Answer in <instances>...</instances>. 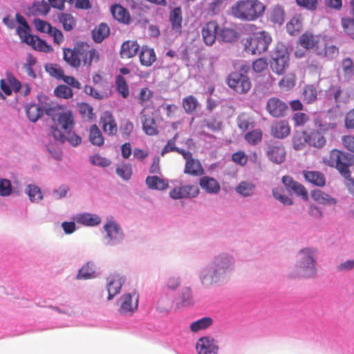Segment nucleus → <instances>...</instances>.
I'll list each match as a JSON object with an SVG mask.
<instances>
[{
  "label": "nucleus",
  "mask_w": 354,
  "mask_h": 354,
  "mask_svg": "<svg viewBox=\"0 0 354 354\" xmlns=\"http://www.w3.org/2000/svg\"><path fill=\"white\" fill-rule=\"evenodd\" d=\"M304 176L305 179L311 184L319 187L325 185L326 179L324 175L320 171H304Z\"/></svg>",
  "instance_id": "obj_32"
},
{
  "label": "nucleus",
  "mask_w": 354,
  "mask_h": 354,
  "mask_svg": "<svg viewBox=\"0 0 354 354\" xmlns=\"http://www.w3.org/2000/svg\"><path fill=\"white\" fill-rule=\"evenodd\" d=\"M228 86L239 94H245L251 88L252 83L249 77L240 72H232L227 77Z\"/></svg>",
  "instance_id": "obj_7"
},
{
  "label": "nucleus",
  "mask_w": 354,
  "mask_h": 354,
  "mask_svg": "<svg viewBox=\"0 0 354 354\" xmlns=\"http://www.w3.org/2000/svg\"><path fill=\"white\" fill-rule=\"evenodd\" d=\"M255 187L252 183L242 181L236 187V191L243 196H249L254 194Z\"/></svg>",
  "instance_id": "obj_46"
},
{
  "label": "nucleus",
  "mask_w": 354,
  "mask_h": 354,
  "mask_svg": "<svg viewBox=\"0 0 354 354\" xmlns=\"http://www.w3.org/2000/svg\"><path fill=\"white\" fill-rule=\"evenodd\" d=\"M285 12L283 7L280 6H274L270 13V20L274 24L281 25L284 22Z\"/></svg>",
  "instance_id": "obj_48"
},
{
  "label": "nucleus",
  "mask_w": 354,
  "mask_h": 354,
  "mask_svg": "<svg viewBox=\"0 0 354 354\" xmlns=\"http://www.w3.org/2000/svg\"><path fill=\"white\" fill-rule=\"evenodd\" d=\"M140 49V46L136 41L127 40L124 41L120 48V55L123 59L133 57Z\"/></svg>",
  "instance_id": "obj_24"
},
{
  "label": "nucleus",
  "mask_w": 354,
  "mask_h": 354,
  "mask_svg": "<svg viewBox=\"0 0 354 354\" xmlns=\"http://www.w3.org/2000/svg\"><path fill=\"white\" fill-rule=\"evenodd\" d=\"M76 221L87 226H96L101 223V218L96 214L84 213L77 215Z\"/></svg>",
  "instance_id": "obj_34"
},
{
  "label": "nucleus",
  "mask_w": 354,
  "mask_h": 354,
  "mask_svg": "<svg viewBox=\"0 0 354 354\" xmlns=\"http://www.w3.org/2000/svg\"><path fill=\"white\" fill-rule=\"evenodd\" d=\"M178 133H176L171 139H170L167 141V144L162 149V151H161L162 156H164L165 153H169L171 151H176L178 153L183 156V154H184L183 153H186L187 151L183 149H180V148L176 147V140L178 139Z\"/></svg>",
  "instance_id": "obj_40"
},
{
  "label": "nucleus",
  "mask_w": 354,
  "mask_h": 354,
  "mask_svg": "<svg viewBox=\"0 0 354 354\" xmlns=\"http://www.w3.org/2000/svg\"><path fill=\"white\" fill-rule=\"evenodd\" d=\"M79 55L81 58V64L84 66L90 67L93 63L97 62L100 60V54L97 50L93 48H84L82 46L81 52Z\"/></svg>",
  "instance_id": "obj_19"
},
{
  "label": "nucleus",
  "mask_w": 354,
  "mask_h": 354,
  "mask_svg": "<svg viewBox=\"0 0 354 354\" xmlns=\"http://www.w3.org/2000/svg\"><path fill=\"white\" fill-rule=\"evenodd\" d=\"M139 295L134 291L126 293L120 297V312L124 315H132L138 307Z\"/></svg>",
  "instance_id": "obj_9"
},
{
  "label": "nucleus",
  "mask_w": 354,
  "mask_h": 354,
  "mask_svg": "<svg viewBox=\"0 0 354 354\" xmlns=\"http://www.w3.org/2000/svg\"><path fill=\"white\" fill-rule=\"evenodd\" d=\"M199 185L203 190L209 194H217L221 189L219 183L215 178L207 176L200 178Z\"/></svg>",
  "instance_id": "obj_25"
},
{
  "label": "nucleus",
  "mask_w": 354,
  "mask_h": 354,
  "mask_svg": "<svg viewBox=\"0 0 354 354\" xmlns=\"http://www.w3.org/2000/svg\"><path fill=\"white\" fill-rule=\"evenodd\" d=\"M58 124L62 127L64 132L73 130L74 127V118L72 112L67 109L57 119Z\"/></svg>",
  "instance_id": "obj_30"
},
{
  "label": "nucleus",
  "mask_w": 354,
  "mask_h": 354,
  "mask_svg": "<svg viewBox=\"0 0 354 354\" xmlns=\"http://www.w3.org/2000/svg\"><path fill=\"white\" fill-rule=\"evenodd\" d=\"M232 259L226 255L216 257L201 273L203 286H209L223 279L232 270Z\"/></svg>",
  "instance_id": "obj_1"
},
{
  "label": "nucleus",
  "mask_w": 354,
  "mask_h": 354,
  "mask_svg": "<svg viewBox=\"0 0 354 354\" xmlns=\"http://www.w3.org/2000/svg\"><path fill=\"white\" fill-rule=\"evenodd\" d=\"M51 134L55 140L64 143L68 141L71 145L76 147L81 143V138L75 134L72 130L65 132L61 131L55 127H51Z\"/></svg>",
  "instance_id": "obj_13"
},
{
  "label": "nucleus",
  "mask_w": 354,
  "mask_h": 354,
  "mask_svg": "<svg viewBox=\"0 0 354 354\" xmlns=\"http://www.w3.org/2000/svg\"><path fill=\"white\" fill-rule=\"evenodd\" d=\"M238 127L243 131L253 128L254 121L253 118L248 113H242L236 119Z\"/></svg>",
  "instance_id": "obj_36"
},
{
  "label": "nucleus",
  "mask_w": 354,
  "mask_h": 354,
  "mask_svg": "<svg viewBox=\"0 0 354 354\" xmlns=\"http://www.w3.org/2000/svg\"><path fill=\"white\" fill-rule=\"evenodd\" d=\"M111 12L115 19L124 24H128L131 21V16L127 9L119 4H115L111 7Z\"/></svg>",
  "instance_id": "obj_27"
},
{
  "label": "nucleus",
  "mask_w": 354,
  "mask_h": 354,
  "mask_svg": "<svg viewBox=\"0 0 354 354\" xmlns=\"http://www.w3.org/2000/svg\"><path fill=\"white\" fill-rule=\"evenodd\" d=\"M290 57L287 49L283 47H276L273 51L270 65L272 71L279 75H283L289 66Z\"/></svg>",
  "instance_id": "obj_6"
},
{
  "label": "nucleus",
  "mask_w": 354,
  "mask_h": 354,
  "mask_svg": "<svg viewBox=\"0 0 354 354\" xmlns=\"http://www.w3.org/2000/svg\"><path fill=\"white\" fill-rule=\"evenodd\" d=\"M288 32L291 35H295L302 29V21L299 17H293L286 25Z\"/></svg>",
  "instance_id": "obj_50"
},
{
  "label": "nucleus",
  "mask_w": 354,
  "mask_h": 354,
  "mask_svg": "<svg viewBox=\"0 0 354 354\" xmlns=\"http://www.w3.org/2000/svg\"><path fill=\"white\" fill-rule=\"evenodd\" d=\"M66 109V106L52 102L46 107L45 113L48 116L51 118L53 120H55L59 118Z\"/></svg>",
  "instance_id": "obj_37"
},
{
  "label": "nucleus",
  "mask_w": 354,
  "mask_h": 354,
  "mask_svg": "<svg viewBox=\"0 0 354 354\" xmlns=\"http://www.w3.org/2000/svg\"><path fill=\"white\" fill-rule=\"evenodd\" d=\"M290 133V127L286 120H280L274 122L271 127V134L277 138L283 139Z\"/></svg>",
  "instance_id": "obj_23"
},
{
  "label": "nucleus",
  "mask_w": 354,
  "mask_h": 354,
  "mask_svg": "<svg viewBox=\"0 0 354 354\" xmlns=\"http://www.w3.org/2000/svg\"><path fill=\"white\" fill-rule=\"evenodd\" d=\"M263 138V133L261 129H256L246 133L244 139L250 145H257L259 143Z\"/></svg>",
  "instance_id": "obj_45"
},
{
  "label": "nucleus",
  "mask_w": 354,
  "mask_h": 354,
  "mask_svg": "<svg viewBox=\"0 0 354 354\" xmlns=\"http://www.w3.org/2000/svg\"><path fill=\"white\" fill-rule=\"evenodd\" d=\"M58 19L66 31L72 30L75 26V20L70 14L61 13L59 15Z\"/></svg>",
  "instance_id": "obj_51"
},
{
  "label": "nucleus",
  "mask_w": 354,
  "mask_h": 354,
  "mask_svg": "<svg viewBox=\"0 0 354 354\" xmlns=\"http://www.w3.org/2000/svg\"><path fill=\"white\" fill-rule=\"evenodd\" d=\"M100 124L104 132L109 136H114L118 132L117 122L109 111H105L100 117Z\"/></svg>",
  "instance_id": "obj_17"
},
{
  "label": "nucleus",
  "mask_w": 354,
  "mask_h": 354,
  "mask_svg": "<svg viewBox=\"0 0 354 354\" xmlns=\"http://www.w3.org/2000/svg\"><path fill=\"white\" fill-rule=\"evenodd\" d=\"M63 59L71 66L77 68L81 66V58L79 55L82 46L75 48H63Z\"/></svg>",
  "instance_id": "obj_18"
},
{
  "label": "nucleus",
  "mask_w": 354,
  "mask_h": 354,
  "mask_svg": "<svg viewBox=\"0 0 354 354\" xmlns=\"http://www.w3.org/2000/svg\"><path fill=\"white\" fill-rule=\"evenodd\" d=\"M30 29L29 26H26V27L18 26L17 28V33L21 41L28 45L30 44H33L34 39H35V36L30 34Z\"/></svg>",
  "instance_id": "obj_54"
},
{
  "label": "nucleus",
  "mask_w": 354,
  "mask_h": 354,
  "mask_svg": "<svg viewBox=\"0 0 354 354\" xmlns=\"http://www.w3.org/2000/svg\"><path fill=\"white\" fill-rule=\"evenodd\" d=\"M169 21L171 30L178 35L181 34L183 13L180 7H176L171 10L169 14Z\"/></svg>",
  "instance_id": "obj_20"
},
{
  "label": "nucleus",
  "mask_w": 354,
  "mask_h": 354,
  "mask_svg": "<svg viewBox=\"0 0 354 354\" xmlns=\"http://www.w3.org/2000/svg\"><path fill=\"white\" fill-rule=\"evenodd\" d=\"M298 43L306 50H311L317 47L319 39L317 35L310 32H306L299 37Z\"/></svg>",
  "instance_id": "obj_26"
},
{
  "label": "nucleus",
  "mask_w": 354,
  "mask_h": 354,
  "mask_svg": "<svg viewBox=\"0 0 354 354\" xmlns=\"http://www.w3.org/2000/svg\"><path fill=\"white\" fill-rule=\"evenodd\" d=\"M93 265L89 262L83 266L77 274V279H89L95 277Z\"/></svg>",
  "instance_id": "obj_49"
},
{
  "label": "nucleus",
  "mask_w": 354,
  "mask_h": 354,
  "mask_svg": "<svg viewBox=\"0 0 354 354\" xmlns=\"http://www.w3.org/2000/svg\"><path fill=\"white\" fill-rule=\"evenodd\" d=\"M266 153L268 159L275 164L283 162L286 156L285 147L282 143L279 142H270L268 143Z\"/></svg>",
  "instance_id": "obj_8"
},
{
  "label": "nucleus",
  "mask_w": 354,
  "mask_h": 354,
  "mask_svg": "<svg viewBox=\"0 0 354 354\" xmlns=\"http://www.w3.org/2000/svg\"><path fill=\"white\" fill-rule=\"evenodd\" d=\"M213 320L209 317H203L192 322L190 325V330L196 333L199 330H204L209 327L212 324Z\"/></svg>",
  "instance_id": "obj_42"
},
{
  "label": "nucleus",
  "mask_w": 354,
  "mask_h": 354,
  "mask_svg": "<svg viewBox=\"0 0 354 354\" xmlns=\"http://www.w3.org/2000/svg\"><path fill=\"white\" fill-rule=\"evenodd\" d=\"M325 162L334 167L345 179L351 178L350 167L354 166V155L338 149H333Z\"/></svg>",
  "instance_id": "obj_3"
},
{
  "label": "nucleus",
  "mask_w": 354,
  "mask_h": 354,
  "mask_svg": "<svg viewBox=\"0 0 354 354\" xmlns=\"http://www.w3.org/2000/svg\"><path fill=\"white\" fill-rule=\"evenodd\" d=\"M218 36L220 39L225 42H234L239 38V33L233 28H223Z\"/></svg>",
  "instance_id": "obj_41"
},
{
  "label": "nucleus",
  "mask_w": 354,
  "mask_h": 354,
  "mask_svg": "<svg viewBox=\"0 0 354 354\" xmlns=\"http://www.w3.org/2000/svg\"><path fill=\"white\" fill-rule=\"evenodd\" d=\"M145 183L151 189L165 190L169 187L167 180L160 178L157 176H147Z\"/></svg>",
  "instance_id": "obj_33"
},
{
  "label": "nucleus",
  "mask_w": 354,
  "mask_h": 354,
  "mask_svg": "<svg viewBox=\"0 0 354 354\" xmlns=\"http://www.w3.org/2000/svg\"><path fill=\"white\" fill-rule=\"evenodd\" d=\"M50 9L49 3L44 0L35 2L32 6V11L37 15H46Z\"/></svg>",
  "instance_id": "obj_60"
},
{
  "label": "nucleus",
  "mask_w": 354,
  "mask_h": 354,
  "mask_svg": "<svg viewBox=\"0 0 354 354\" xmlns=\"http://www.w3.org/2000/svg\"><path fill=\"white\" fill-rule=\"evenodd\" d=\"M183 157L185 160L184 173L193 176H202L205 171L201 162L192 157L190 151L183 153Z\"/></svg>",
  "instance_id": "obj_10"
},
{
  "label": "nucleus",
  "mask_w": 354,
  "mask_h": 354,
  "mask_svg": "<svg viewBox=\"0 0 354 354\" xmlns=\"http://www.w3.org/2000/svg\"><path fill=\"white\" fill-rule=\"evenodd\" d=\"M104 229L106 232L107 236L111 241L115 243H119L122 240L124 234L121 228L115 222L108 221L104 225Z\"/></svg>",
  "instance_id": "obj_21"
},
{
  "label": "nucleus",
  "mask_w": 354,
  "mask_h": 354,
  "mask_svg": "<svg viewBox=\"0 0 354 354\" xmlns=\"http://www.w3.org/2000/svg\"><path fill=\"white\" fill-rule=\"evenodd\" d=\"M54 93L56 96L64 99L71 98L73 95L72 89L69 86L64 84L57 86Z\"/></svg>",
  "instance_id": "obj_62"
},
{
  "label": "nucleus",
  "mask_w": 354,
  "mask_h": 354,
  "mask_svg": "<svg viewBox=\"0 0 354 354\" xmlns=\"http://www.w3.org/2000/svg\"><path fill=\"white\" fill-rule=\"evenodd\" d=\"M199 194V188L196 185H187L176 187L169 192V196L173 199L194 198Z\"/></svg>",
  "instance_id": "obj_14"
},
{
  "label": "nucleus",
  "mask_w": 354,
  "mask_h": 354,
  "mask_svg": "<svg viewBox=\"0 0 354 354\" xmlns=\"http://www.w3.org/2000/svg\"><path fill=\"white\" fill-rule=\"evenodd\" d=\"M315 252L313 249L304 248L299 253L297 266L304 277H311L316 274Z\"/></svg>",
  "instance_id": "obj_5"
},
{
  "label": "nucleus",
  "mask_w": 354,
  "mask_h": 354,
  "mask_svg": "<svg viewBox=\"0 0 354 354\" xmlns=\"http://www.w3.org/2000/svg\"><path fill=\"white\" fill-rule=\"evenodd\" d=\"M89 140L93 145L98 147H100L104 144V137L100 129L96 124H93L90 127Z\"/></svg>",
  "instance_id": "obj_39"
},
{
  "label": "nucleus",
  "mask_w": 354,
  "mask_h": 354,
  "mask_svg": "<svg viewBox=\"0 0 354 354\" xmlns=\"http://www.w3.org/2000/svg\"><path fill=\"white\" fill-rule=\"evenodd\" d=\"M312 198L324 205H335L336 200L330 195L323 192L321 190L313 191L311 194Z\"/></svg>",
  "instance_id": "obj_38"
},
{
  "label": "nucleus",
  "mask_w": 354,
  "mask_h": 354,
  "mask_svg": "<svg viewBox=\"0 0 354 354\" xmlns=\"http://www.w3.org/2000/svg\"><path fill=\"white\" fill-rule=\"evenodd\" d=\"M266 109L274 118H280L286 115L288 109V104L281 99L272 97L268 99Z\"/></svg>",
  "instance_id": "obj_11"
},
{
  "label": "nucleus",
  "mask_w": 354,
  "mask_h": 354,
  "mask_svg": "<svg viewBox=\"0 0 354 354\" xmlns=\"http://www.w3.org/2000/svg\"><path fill=\"white\" fill-rule=\"evenodd\" d=\"M218 24L216 21H210L207 22L202 28L201 35L204 43L207 46H212L214 44Z\"/></svg>",
  "instance_id": "obj_16"
},
{
  "label": "nucleus",
  "mask_w": 354,
  "mask_h": 354,
  "mask_svg": "<svg viewBox=\"0 0 354 354\" xmlns=\"http://www.w3.org/2000/svg\"><path fill=\"white\" fill-rule=\"evenodd\" d=\"M307 144L315 148H322L326 144V139L320 131L306 132Z\"/></svg>",
  "instance_id": "obj_29"
},
{
  "label": "nucleus",
  "mask_w": 354,
  "mask_h": 354,
  "mask_svg": "<svg viewBox=\"0 0 354 354\" xmlns=\"http://www.w3.org/2000/svg\"><path fill=\"white\" fill-rule=\"evenodd\" d=\"M272 40V37L268 32L264 30L259 31L252 34L246 40L245 49L253 55H259L268 49Z\"/></svg>",
  "instance_id": "obj_4"
},
{
  "label": "nucleus",
  "mask_w": 354,
  "mask_h": 354,
  "mask_svg": "<svg viewBox=\"0 0 354 354\" xmlns=\"http://www.w3.org/2000/svg\"><path fill=\"white\" fill-rule=\"evenodd\" d=\"M125 281V279L119 274H111L107 279L106 289L108 291V299H112L118 295Z\"/></svg>",
  "instance_id": "obj_15"
},
{
  "label": "nucleus",
  "mask_w": 354,
  "mask_h": 354,
  "mask_svg": "<svg viewBox=\"0 0 354 354\" xmlns=\"http://www.w3.org/2000/svg\"><path fill=\"white\" fill-rule=\"evenodd\" d=\"M342 25L344 32L354 39V19L343 18Z\"/></svg>",
  "instance_id": "obj_64"
},
{
  "label": "nucleus",
  "mask_w": 354,
  "mask_h": 354,
  "mask_svg": "<svg viewBox=\"0 0 354 354\" xmlns=\"http://www.w3.org/2000/svg\"><path fill=\"white\" fill-rule=\"evenodd\" d=\"M198 354H218L219 346L217 342L210 337H203L196 344Z\"/></svg>",
  "instance_id": "obj_12"
},
{
  "label": "nucleus",
  "mask_w": 354,
  "mask_h": 354,
  "mask_svg": "<svg viewBox=\"0 0 354 354\" xmlns=\"http://www.w3.org/2000/svg\"><path fill=\"white\" fill-rule=\"evenodd\" d=\"M44 113L41 108L35 104H30L26 107V115L31 122H36Z\"/></svg>",
  "instance_id": "obj_43"
},
{
  "label": "nucleus",
  "mask_w": 354,
  "mask_h": 354,
  "mask_svg": "<svg viewBox=\"0 0 354 354\" xmlns=\"http://www.w3.org/2000/svg\"><path fill=\"white\" fill-rule=\"evenodd\" d=\"M296 84V76L294 73H288L285 75L279 82L281 88L289 90L293 88Z\"/></svg>",
  "instance_id": "obj_59"
},
{
  "label": "nucleus",
  "mask_w": 354,
  "mask_h": 354,
  "mask_svg": "<svg viewBox=\"0 0 354 354\" xmlns=\"http://www.w3.org/2000/svg\"><path fill=\"white\" fill-rule=\"evenodd\" d=\"M116 89L124 97L127 98L129 95V89L126 80L122 75H118L115 79Z\"/></svg>",
  "instance_id": "obj_55"
},
{
  "label": "nucleus",
  "mask_w": 354,
  "mask_h": 354,
  "mask_svg": "<svg viewBox=\"0 0 354 354\" xmlns=\"http://www.w3.org/2000/svg\"><path fill=\"white\" fill-rule=\"evenodd\" d=\"M193 302L192 292L190 288L186 287L182 289L179 296L178 305L187 306Z\"/></svg>",
  "instance_id": "obj_57"
},
{
  "label": "nucleus",
  "mask_w": 354,
  "mask_h": 354,
  "mask_svg": "<svg viewBox=\"0 0 354 354\" xmlns=\"http://www.w3.org/2000/svg\"><path fill=\"white\" fill-rule=\"evenodd\" d=\"M109 33L110 29L108 25L105 23H101L93 30L92 37L96 43H100L109 35Z\"/></svg>",
  "instance_id": "obj_35"
},
{
  "label": "nucleus",
  "mask_w": 354,
  "mask_h": 354,
  "mask_svg": "<svg viewBox=\"0 0 354 354\" xmlns=\"http://www.w3.org/2000/svg\"><path fill=\"white\" fill-rule=\"evenodd\" d=\"M26 192L31 202H38L43 198V194L40 188L35 185H28Z\"/></svg>",
  "instance_id": "obj_53"
},
{
  "label": "nucleus",
  "mask_w": 354,
  "mask_h": 354,
  "mask_svg": "<svg viewBox=\"0 0 354 354\" xmlns=\"http://www.w3.org/2000/svg\"><path fill=\"white\" fill-rule=\"evenodd\" d=\"M46 71L57 80H63L64 75V70L57 64H48L45 66Z\"/></svg>",
  "instance_id": "obj_52"
},
{
  "label": "nucleus",
  "mask_w": 354,
  "mask_h": 354,
  "mask_svg": "<svg viewBox=\"0 0 354 354\" xmlns=\"http://www.w3.org/2000/svg\"><path fill=\"white\" fill-rule=\"evenodd\" d=\"M182 105L187 113H192L196 110L199 103L194 96L189 95L183 99Z\"/></svg>",
  "instance_id": "obj_44"
},
{
  "label": "nucleus",
  "mask_w": 354,
  "mask_h": 354,
  "mask_svg": "<svg viewBox=\"0 0 354 354\" xmlns=\"http://www.w3.org/2000/svg\"><path fill=\"white\" fill-rule=\"evenodd\" d=\"M142 129L148 136H156L158 134V126L155 119L149 115L141 116Z\"/></svg>",
  "instance_id": "obj_28"
},
{
  "label": "nucleus",
  "mask_w": 354,
  "mask_h": 354,
  "mask_svg": "<svg viewBox=\"0 0 354 354\" xmlns=\"http://www.w3.org/2000/svg\"><path fill=\"white\" fill-rule=\"evenodd\" d=\"M306 131L296 133L292 138L293 147L296 150L301 149L307 143Z\"/></svg>",
  "instance_id": "obj_61"
},
{
  "label": "nucleus",
  "mask_w": 354,
  "mask_h": 354,
  "mask_svg": "<svg viewBox=\"0 0 354 354\" xmlns=\"http://www.w3.org/2000/svg\"><path fill=\"white\" fill-rule=\"evenodd\" d=\"M79 113L85 120H92L95 118L93 107L87 103L82 102L77 104Z\"/></svg>",
  "instance_id": "obj_47"
},
{
  "label": "nucleus",
  "mask_w": 354,
  "mask_h": 354,
  "mask_svg": "<svg viewBox=\"0 0 354 354\" xmlns=\"http://www.w3.org/2000/svg\"><path fill=\"white\" fill-rule=\"evenodd\" d=\"M341 69L344 81L348 82L354 77V62L350 57H345L341 62Z\"/></svg>",
  "instance_id": "obj_31"
},
{
  "label": "nucleus",
  "mask_w": 354,
  "mask_h": 354,
  "mask_svg": "<svg viewBox=\"0 0 354 354\" xmlns=\"http://www.w3.org/2000/svg\"><path fill=\"white\" fill-rule=\"evenodd\" d=\"M35 39H34L33 44H30L35 50L44 52L46 53H51L53 51V48L48 44L46 41L40 39L38 37H35Z\"/></svg>",
  "instance_id": "obj_56"
},
{
  "label": "nucleus",
  "mask_w": 354,
  "mask_h": 354,
  "mask_svg": "<svg viewBox=\"0 0 354 354\" xmlns=\"http://www.w3.org/2000/svg\"><path fill=\"white\" fill-rule=\"evenodd\" d=\"M157 57L154 50L147 46L141 47L139 60L142 66L149 67L156 61Z\"/></svg>",
  "instance_id": "obj_22"
},
{
  "label": "nucleus",
  "mask_w": 354,
  "mask_h": 354,
  "mask_svg": "<svg viewBox=\"0 0 354 354\" xmlns=\"http://www.w3.org/2000/svg\"><path fill=\"white\" fill-rule=\"evenodd\" d=\"M117 174L124 180L130 179L132 175V167L130 164L122 163L116 168Z\"/></svg>",
  "instance_id": "obj_58"
},
{
  "label": "nucleus",
  "mask_w": 354,
  "mask_h": 354,
  "mask_svg": "<svg viewBox=\"0 0 354 354\" xmlns=\"http://www.w3.org/2000/svg\"><path fill=\"white\" fill-rule=\"evenodd\" d=\"M303 95L306 102L310 104L317 99V90L313 86L308 85L304 89Z\"/></svg>",
  "instance_id": "obj_63"
},
{
  "label": "nucleus",
  "mask_w": 354,
  "mask_h": 354,
  "mask_svg": "<svg viewBox=\"0 0 354 354\" xmlns=\"http://www.w3.org/2000/svg\"><path fill=\"white\" fill-rule=\"evenodd\" d=\"M230 10L234 18L243 21H254L263 16L266 6L259 0H239Z\"/></svg>",
  "instance_id": "obj_2"
}]
</instances>
